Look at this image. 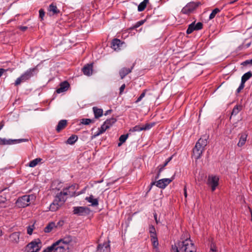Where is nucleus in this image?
Returning <instances> with one entry per match:
<instances>
[{
    "label": "nucleus",
    "instance_id": "1",
    "mask_svg": "<svg viewBox=\"0 0 252 252\" xmlns=\"http://www.w3.org/2000/svg\"><path fill=\"white\" fill-rule=\"evenodd\" d=\"M208 136L205 135L201 137L196 142L193 149V154L196 159H198L202 156L204 148L207 144Z\"/></svg>",
    "mask_w": 252,
    "mask_h": 252
},
{
    "label": "nucleus",
    "instance_id": "2",
    "mask_svg": "<svg viewBox=\"0 0 252 252\" xmlns=\"http://www.w3.org/2000/svg\"><path fill=\"white\" fill-rule=\"evenodd\" d=\"M196 249L189 239L179 243L176 252H196Z\"/></svg>",
    "mask_w": 252,
    "mask_h": 252
},
{
    "label": "nucleus",
    "instance_id": "3",
    "mask_svg": "<svg viewBox=\"0 0 252 252\" xmlns=\"http://www.w3.org/2000/svg\"><path fill=\"white\" fill-rule=\"evenodd\" d=\"M36 199L34 194L25 195L19 197L16 202V205L19 208H25L33 202Z\"/></svg>",
    "mask_w": 252,
    "mask_h": 252
},
{
    "label": "nucleus",
    "instance_id": "4",
    "mask_svg": "<svg viewBox=\"0 0 252 252\" xmlns=\"http://www.w3.org/2000/svg\"><path fill=\"white\" fill-rule=\"evenodd\" d=\"M35 67L30 68L23 73L19 77H18L15 81L14 85L18 86L21 83L29 80L33 76L34 72L36 71Z\"/></svg>",
    "mask_w": 252,
    "mask_h": 252
},
{
    "label": "nucleus",
    "instance_id": "5",
    "mask_svg": "<svg viewBox=\"0 0 252 252\" xmlns=\"http://www.w3.org/2000/svg\"><path fill=\"white\" fill-rule=\"evenodd\" d=\"M201 4V3L199 1L189 2L182 8L181 13L184 14L189 15L194 12Z\"/></svg>",
    "mask_w": 252,
    "mask_h": 252
},
{
    "label": "nucleus",
    "instance_id": "6",
    "mask_svg": "<svg viewBox=\"0 0 252 252\" xmlns=\"http://www.w3.org/2000/svg\"><path fill=\"white\" fill-rule=\"evenodd\" d=\"M41 242L39 239H35L27 245L29 252H37L41 248Z\"/></svg>",
    "mask_w": 252,
    "mask_h": 252
},
{
    "label": "nucleus",
    "instance_id": "7",
    "mask_svg": "<svg viewBox=\"0 0 252 252\" xmlns=\"http://www.w3.org/2000/svg\"><path fill=\"white\" fill-rule=\"evenodd\" d=\"M91 210L87 207H74L73 212L78 216H85L90 213Z\"/></svg>",
    "mask_w": 252,
    "mask_h": 252
},
{
    "label": "nucleus",
    "instance_id": "8",
    "mask_svg": "<svg viewBox=\"0 0 252 252\" xmlns=\"http://www.w3.org/2000/svg\"><path fill=\"white\" fill-rule=\"evenodd\" d=\"M203 25L201 22H198L195 24V22H193L189 25L186 32L188 34L191 33L194 31H199L203 29Z\"/></svg>",
    "mask_w": 252,
    "mask_h": 252
},
{
    "label": "nucleus",
    "instance_id": "9",
    "mask_svg": "<svg viewBox=\"0 0 252 252\" xmlns=\"http://www.w3.org/2000/svg\"><path fill=\"white\" fill-rule=\"evenodd\" d=\"M155 125V123H147L145 126L136 125L129 129V131L136 132L150 129Z\"/></svg>",
    "mask_w": 252,
    "mask_h": 252
},
{
    "label": "nucleus",
    "instance_id": "10",
    "mask_svg": "<svg viewBox=\"0 0 252 252\" xmlns=\"http://www.w3.org/2000/svg\"><path fill=\"white\" fill-rule=\"evenodd\" d=\"M219 178L217 176H209L207 184L211 187L212 191H214L219 185Z\"/></svg>",
    "mask_w": 252,
    "mask_h": 252
},
{
    "label": "nucleus",
    "instance_id": "11",
    "mask_svg": "<svg viewBox=\"0 0 252 252\" xmlns=\"http://www.w3.org/2000/svg\"><path fill=\"white\" fill-rule=\"evenodd\" d=\"M174 179V177H172L171 178H164L159 180L157 182L156 186L160 189H164Z\"/></svg>",
    "mask_w": 252,
    "mask_h": 252
},
{
    "label": "nucleus",
    "instance_id": "12",
    "mask_svg": "<svg viewBox=\"0 0 252 252\" xmlns=\"http://www.w3.org/2000/svg\"><path fill=\"white\" fill-rule=\"evenodd\" d=\"M125 42L118 38L113 39L111 43V47L115 51H119L121 49Z\"/></svg>",
    "mask_w": 252,
    "mask_h": 252
},
{
    "label": "nucleus",
    "instance_id": "13",
    "mask_svg": "<svg viewBox=\"0 0 252 252\" xmlns=\"http://www.w3.org/2000/svg\"><path fill=\"white\" fill-rule=\"evenodd\" d=\"M110 242H105L97 245L96 252H110Z\"/></svg>",
    "mask_w": 252,
    "mask_h": 252
},
{
    "label": "nucleus",
    "instance_id": "14",
    "mask_svg": "<svg viewBox=\"0 0 252 252\" xmlns=\"http://www.w3.org/2000/svg\"><path fill=\"white\" fill-rule=\"evenodd\" d=\"M65 190H63V191H61L60 193H58L55 198L58 202H60L62 205L64 203L66 200V198L65 196L69 193L68 191H65Z\"/></svg>",
    "mask_w": 252,
    "mask_h": 252
},
{
    "label": "nucleus",
    "instance_id": "15",
    "mask_svg": "<svg viewBox=\"0 0 252 252\" xmlns=\"http://www.w3.org/2000/svg\"><path fill=\"white\" fill-rule=\"evenodd\" d=\"M70 87L69 83L67 81H64L61 82L59 85V87L56 92L57 94H60L68 90Z\"/></svg>",
    "mask_w": 252,
    "mask_h": 252
},
{
    "label": "nucleus",
    "instance_id": "16",
    "mask_svg": "<svg viewBox=\"0 0 252 252\" xmlns=\"http://www.w3.org/2000/svg\"><path fill=\"white\" fill-rule=\"evenodd\" d=\"M134 64L133 63L130 68L123 67L119 71V74L121 79H124L127 74L130 73L133 69Z\"/></svg>",
    "mask_w": 252,
    "mask_h": 252
},
{
    "label": "nucleus",
    "instance_id": "17",
    "mask_svg": "<svg viewBox=\"0 0 252 252\" xmlns=\"http://www.w3.org/2000/svg\"><path fill=\"white\" fill-rule=\"evenodd\" d=\"M48 11L50 16L57 15L60 13V10L57 8L55 3H52L48 8Z\"/></svg>",
    "mask_w": 252,
    "mask_h": 252
},
{
    "label": "nucleus",
    "instance_id": "18",
    "mask_svg": "<svg viewBox=\"0 0 252 252\" xmlns=\"http://www.w3.org/2000/svg\"><path fill=\"white\" fill-rule=\"evenodd\" d=\"M72 242V237L70 235H67L63 238L62 239H60V240L57 241L56 244L58 245L59 243L64 246V245H68L70 244Z\"/></svg>",
    "mask_w": 252,
    "mask_h": 252
},
{
    "label": "nucleus",
    "instance_id": "19",
    "mask_svg": "<svg viewBox=\"0 0 252 252\" xmlns=\"http://www.w3.org/2000/svg\"><path fill=\"white\" fill-rule=\"evenodd\" d=\"M93 63L86 64L82 69V70L85 75L90 76L93 73Z\"/></svg>",
    "mask_w": 252,
    "mask_h": 252
},
{
    "label": "nucleus",
    "instance_id": "20",
    "mask_svg": "<svg viewBox=\"0 0 252 252\" xmlns=\"http://www.w3.org/2000/svg\"><path fill=\"white\" fill-rule=\"evenodd\" d=\"M76 184L72 185L68 187L63 189V190H65V191H68V194L67 195H69L71 197L74 196L76 195Z\"/></svg>",
    "mask_w": 252,
    "mask_h": 252
},
{
    "label": "nucleus",
    "instance_id": "21",
    "mask_svg": "<svg viewBox=\"0 0 252 252\" xmlns=\"http://www.w3.org/2000/svg\"><path fill=\"white\" fill-rule=\"evenodd\" d=\"M67 122L65 120H62L60 121L58 123V125L56 127V131L58 132H60L62 130L65 128V127L67 126Z\"/></svg>",
    "mask_w": 252,
    "mask_h": 252
},
{
    "label": "nucleus",
    "instance_id": "22",
    "mask_svg": "<svg viewBox=\"0 0 252 252\" xmlns=\"http://www.w3.org/2000/svg\"><path fill=\"white\" fill-rule=\"evenodd\" d=\"M63 205L58 202L57 199H54L50 205V210L53 212L58 210Z\"/></svg>",
    "mask_w": 252,
    "mask_h": 252
},
{
    "label": "nucleus",
    "instance_id": "23",
    "mask_svg": "<svg viewBox=\"0 0 252 252\" xmlns=\"http://www.w3.org/2000/svg\"><path fill=\"white\" fill-rule=\"evenodd\" d=\"M68 249V247L65 248L64 246L59 243L58 245L56 244L54 248V252H67Z\"/></svg>",
    "mask_w": 252,
    "mask_h": 252
},
{
    "label": "nucleus",
    "instance_id": "24",
    "mask_svg": "<svg viewBox=\"0 0 252 252\" xmlns=\"http://www.w3.org/2000/svg\"><path fill=\"white\" fill-rule=\"evenodd\" d=\"M55 229H56V223L54 222H49L44 228V231L45 233H49Z\"/></svg>",
    "mask_w": 252,
    "mask_h": 252
},
{
    "label": "nucleus",
    "instance_id": "25",
    "mask_svg": "<svg viewBox=\"0 0 252 252\" xmlns=\"http://www.w3.org/2000/svg\"><path fill=\"white\" fill-rule=\"evenodd\" d=\"M86 200L89 203H91L93 206H97L98 205V199L96 198H94V196L92 195H91L89 197H87L86 198Z\"/></svg>",
    "mask_w": 252,
    "mask_h": 252
},
{
    "label": "nucleus",
    "instance_id": "26",
    "mask_svg": "<svg viewBox=\"0 0 252 252\" xmlns=\"http://www.w3.org/2000/svg\"><path fill=\"white\" fill-rule=\"evenodd\" d=\"M247 138V134L246 133L241 134L239 142L237 144V145L239 147H242L246 143V140Z\"/></svg>",
    "mask_w": 252,
    "mask_h": 252
},
{
    "label": "nucleus",
    "instance_id": "27",
    "mask_svg": "<svg viewBox=\"0 0 252 252\" xmlns=\"http://www.w3.org/2000/svg\"><path fill=\"white\" fill-rule=\"evenodd\" d=\"M94 117L96 119L99 118L103 114V110L100 108H98L96 107H94L93 108Z\"/></svg>",
    "mask_w": 252,
    "mask_h": 252
},
{
    "label": "nucleus",
    "instance_id": "28",
    "mask_svg": "<svg viewBox=\"0 0 252 252\" xmlns=\"http://www.w3.org/2000/svg\"><path fill=\"white\" fill-rule=\"evenodd\" d=\"M252 77V72L248 71L245 73L242 77L241 83L245 84V82Z\"/></svg>",
    "mask_w": 252,
    "mask_h": 252
},
{
    "label": "nucleus",
    "instance_id": "29",
    "mask_svg": "<svg viewBox=\"0 0 252 252\" xmlns=\"http://www.w3.org/2000/svg\"><path fill=\"white\" fill-rule=\"evenodd\" d=\"M78 139V136L76 135H72L69 137L65 143L67 144L73 145Z\"/></svg>",
    "mask_w": 252,
    "mask_h": 252
},
{
    "label": "nucleus",
    "instance_id": "30",
    "mask_svg": "<svg viewBox=\"0 0 252 252\" xmlns=\"http://www.w3.org/2000/svg\"><path fill=\"white\" fill-rule=\"evenodd\" d=\"M14 141L15 140H13L12 139L7 140L5 138H0V145H4L14 144Z\"/></svg>",
    "mask_w": 252,
    "mask_h": 252
},
{
    "label": "nucleus",
    "instance_id": "31",
    "mask_svg": "<svg viewBox=\"0 0 252 252\" xmlns=\"http://www.w3.org/2000/svg\"><path fill=\"white\" fill-rule=\"evenodd\" d=\"M148 2L149 0H144L141 2L138 6V11L139 12L144 11Z\"/></svg>",
    "mask_w": 252,
    "mask_h": 252
},
{
    "label": "nucleus",
    "instance_id": "32",
    "mask_svg": "<svg viewBox=\"0 0 252 252\" xmlns=\"http://www.w3.org/2000/svg\"><path fill=\"white\" fill-rule=\"evenodd\" d=\"M242 109V106L241 105H235L232 109L231 112V116L236 115L239 113V112L241 111Z\"/></svg>",
    "mask_w": 252,
    "mask_h": 252
},
{
    "label": "nucleus",
    "instance_id": "33",
    "mask_svg": "<svg viewBox=\"0 0 252 252\" xmlns=\"http://www.w3.org/2000/svg\"><path fill=\"white\" fill-rule=\"evenodd\" d=\"M10 239L13 242L17 243L19 240V233L18 232H14L10 235Z\"/></svg>",
    "mask_w": 252,
    "mask_h": 252
},
{
    "label": "nucleus",
    "instance_id": "34",
    "mask_svg": "<svg viewBox=\"0 0 252 252\" xmlns=\"http://www.w3.org/2000/svg\"><path fill=\"white\" fill-rule=\"evenodd\" d=\"M108 128L109 126H106V125L103 123V124L101 126L100 128L98 129V130L95 135L98 136L101 134H102Z\"/></svg>",
    "mask_w": 252,
    "mask_h": 252
},
{
    "label": "nucleus",
    "instance_id": "35",
    "mask_svg": "<svg viewBox=\"0 0 252 252\" xmlns=\"http://www.w3.org/2000/svg\"><path fill=\"white\" fill-rule=\"evenodd\" d=\"M116 119L114 118H111L106 120L104 122V123L106 125V126H108L109 128H110L114 124L116 123Z\"/></svg>",
    "mask_w": 252,
    "mask_h": 252
},
{
    "label": "nucleus",
    "instance_id": "36",
    "mask_svg": "<svg viewBox=\"0 0 252 252\" xmlns=\"http://www.w3.org/2000/svg\"><path fill=\"white\" fill-rule=\"evenodd\" d=\"M42 160L41 158H36L32 161H31L29 163V166L30 167H34L36 166L37 164L40 162Z\"/></svg>",
    "mask_w": 252,
    "mask_h": 252
},
{
    "label": "nucleus",
    "instance_id": "37",
    "mask_svg": "<svg viewBox=\"0 0 252 252\" xmlns=\"http://www.w3.org/2000/svg\"><path fill=\"white\" fill-rule=\"evenodd\" d=\"M151 240L154 247L156 248L158 245V239L157 235L151 236Z\"/></svg>",
    "mask_w": 252,
    "mask_h": 252
},
{
    "label": "nucleus",
    "instance_id": "38",
    "mask_svg": "<svg viewBox=\"0 0 252 252\" xmlns=\"http://www.w3.org/2000/svg\"><path fill=\"white\" fill-rule=\"evenodd\" d=\"M128 134H123L121 135L120 137H119L120 143L118 144V146H120L122 144L124 143L128 138Z\"/></svg>",
    "mask_w": 252,
    "mask_h": 252
},
{
    "label": "nucleus",
    "instance_id": "39",
    "mask_svg": "<svg viewBox=\"0 0 252 252\" xmlns=\"http://www.w3.org/2000/svg\"><path fill=\"white\" fill-rule=\"evenodd\" d=\"M220 10L218 8H215L211 13L210 14L209 16V19L211 20L213 18H214L217 13L220 12Z\"/></svg>",
    "mask_w": 252,
    "mask_h": 252
},
{
    "label": "nucleus",
    "instance_id": "40",
    "mask_svg": "<svg viewBox=\"0 0 252 252\" xmlns=\"http://www.w3.org/2000/svg\"><path fill=\"white\" fill-rule=\"evenodd\" d=\"M56 245V242L54 243L51 246L46 248L42 252H54V248Z\"/></svg>",
    "mask_w": 252,
    "mask_h": 252
},
{
    "label": "nucleus",
    "instance_id": "41",
    "mask_svg": "<svg viewBox=\"0 0 252 252\" xmlns=\"http://www.w3.org/2000/svg\"><path fill=\"white\" fill-rule=\"evenodd\" d=\"M147 92V89H145L143 91V92L140 94V95L137 98V100L135 101V103H138L145 96L146 93Z\"/></svg>",
    "mask_w": 252,
    "mask_h": 252
},
{
    "label": "nucleus",
    "instance_id": "42",
    "mask_svg": "<svg viewBox=\"0 0 252 252\" xmlns=\"http://www.w3.org/2000/svg\"><path fill=\"white\" fill-rule=\"evenodd\" d=\"M94 121L93 120L90 119H82L81 120V123L85 125H88L91 123L94 122Z\"/></svg>",
    "mask_w": 252,
    "mask_h": 252
},
{
    "label": "nucleus",
    "instance_id": "43",
    "mask_svg": "<svg viewBox=\"0 0 252 252\" xmlns=\"http://www.w3.org/2000/svg\"><path fill=\"white\" fill-rule=\"evenodd\" d=\"M146 22V20H143L136 22L133 26L132 29H135L142 25Z\"/></svg>",
    "mask_w": 252,
    "mask_h": 252
},
{
    "label": "nucleus",
    "instance_id": "44",
    "mask_svg": "<svg viewBox=\"0 0 252 252\" xmlns=\"http://www.w3.org/2000/svg\"><path fill=\"white\" fill-rule=\"evenodd\" d=\"M149 232L152 234L151 236L157 235L155 228L153 225L150 226Z\"/></svg>",
    "mask_w": 252,
    "mask_h": 252
},
{
    "label": "nucleus",
    "instance_id": "45",
    "mask_svg": "<svg viewBox=\"0 0 252 252\" xmlns=\"http://www.w3.org/2000/svg\"><path fill=\"white\" fill-rule=\"evenodd\" d=\"M34 228V225L28 226L27 227V233L29 235H32Z\"/></svg>",
    "mask_w": 252,
    "mask_h": 252
},
{
    "label": "nucleus",
    "instance_id": "46",
    "mask_svg": "<svg viewBox=\"0 0 252 252\" xmlns=\"http://www.w3.org/2000/svg\"><path fill=\"white\" fill-rule=\"evenodd\" d=\"M245 84L241 82V84L238 89L236 90V94H239L244 88Z\"/></svg>",
    "mask_w": 252,
    "mask_h": 252
},
{
    "label": "nucleus",
    "instance_id": "47",
    "mask_svg": "<svg viewBox=\"0 0 252 252\" xmlns=\"http://www.w3.org/2000/svg\"><path fill=\"white\" fill-rule=\"evenodd\" d=\"M64 224V221L63 220H59L56 223V228H61Z\"/></svg>",
    "mask_w": 252,
    "mask_h": 252
},
{
    "label": "nucleus",
    "instance_id": "48",
    "mask_svg": "<svg viewBox=\"0 0 252 252\" xmlns=\"http://www.w3.org/2000/svg\"><path fill=\"white\" fill-rule=\"evenodd\" d=\"M45 15V12L43 9H40L39 11V18H41V20L43 19V17Z\"/></svg>",
    "mask_w": 252,
    "mask_h": 252
},
{
    "label": "nucleus",
    "instance_id": "49",
    "mask_svg": "<svg viewBox=\"0 0 252 252\" xmlns=\"http://www.w3.org/2000/svg\"><path fill=\"white\" fill-rule=\"evenodd\" d=\"M250 64L252 65V59L251 60H246L245 61L243 62L241 64L243 65H247Z\"/></svg>",
    "mask_w": 252,
    "mask_h": 252
},
{
    "label": "nucleus",
    "instance_id": "50",
    "mask_svg": "<svg viewBox=\"0 0 252 252\" xmlns=\"http://www.w3.org/2000/svg\"><path fill=\"white\" fill-rule=\"evenodd\" d=\"M13 140H15V141H14V144L19 143H20L22 142L28 141V139H24V138L23 139H14Z\"/></svg>",
    "mask_w": 252,
    "mask_h": 252
},
{
    "label": "nucleus",
    "instance_id": "51",
    "mask_svg": "<svg viewBox=\"0 0 252 252\" xmlns=\"http://www.w3.org/2000/svg\"><path fill=\"white\" fill-rule=\"evenodd\" d=\"M6 200L7 199L5 197V195H0V204L5 203L6 201Z\"/></svg>",
    "mask_w": 252,
    "mask_h": 252
},
{
    "label": "nucleus",
    "instance_id": "52",
    "mask_svg": "<svg viewBox=\"0 0 252 252\" xmlns=\"http://www.w3.org/2000/svg\"><path fill=\"white\" fill-rule=\"evenodd\" d=\"M166 165H165V163H164L163 164L159 165L158 167V171H159V172H161L163 169H164V167L166 166Z\"/></svg>",
    "mask_w": 252,
    "mask_h": 252
},
{
    "label": "nucleus",
    "instance_id": "53",
    "mask_svg": "<svg viewBox=\"0 0 252 252\" xmlns=\"http://www.w3.org/2000/svg\"><path fill=\"white\" fill-rule=\"evenodd\" d=\"M210 252H217L216 247L214 244L211 245Z\"/></svg>",
    "mask_w": 252,
    "mask_h": 252
},
{
    "label": "nucleus",
    "instance_id": "54",
    "mask_svg": "<svg viewBox=\"0 0 252 252\" xmlns=\"http://www.w3.org/2000/svg\"><path fill=\"white\" fill-rule=\"evenodd\" d=\"M126 88V85L125 84H123L121 87L120 88V94H122L124 92Z\"/></svg>",
    "mask_w": 252,
    "mask_h": 252
},
{
    "label": "nucleus",
    "instance_id": "55",
    "mask_svg": "<svg viewBox=\"0 0 252 252\" xmlns=\"http://www.w3.org/2000/svg\"><path fill=\"white\" fill-rule=\"evenodd\" d=\"M18 29L23 32H25L28 29V27L27 26H20Z\"/></svg>",
    "mask_w": 252,
    "mask_h": 252
},
{
    "label": "nucleus",
    "instance_id": "56",
    "mask_svg": "<svg viewBox=\"0 0 252 252\" xmlns=\"http://www.w3.org/2000/svg\"><path fill=\"white\" fill-rule=\"evenodd\" d=\"M6 71V69L2 68H0V77L2 76V74Z\"/></svg>",
    "mask_w": 252,
    "mask_h": 252
},
{
    "label": "nucleus",
    "instance_id": "57",
    "mask_svg": "<svg viewBox=\"0 0 252 252\" xmlns=\"http://www.w3.org/2000/svg\"><path fill=\"white\" fill-rule=\"evenodd\" d=\"M184 194L185 198L187 197V187L185 186L184 188Z\"/></svg>",
    "mask_w": 252,
    "mask_h": 252
},
{
    "label": "nucleus",
    "instance_id": "58",
    "mask_svg": "<svg viewBox=\"0 0 252 252\" xmlns=\"http://www.w3.org/2000/svg\"><path fill=\"white\" fill-rule=\"evenodd\" d=\"M172 156H171L170 157L167 158L164 162L165 165H167L168 163L172 159Z\"/></svg>",
    "mask_w": 252,
    "mask_h": 252
},
{
    "label": "nucleus",
    "instance_id": "59",
    "mask_svg": "<svg viewBox=\"0 0 252 252\" xmlns=\"http://www.w3.org/2000/svg\"><path fill=\"white\" fill-rule=\"evenodd\" d=\"M160 173L161 172H159V171L158 172V173L157 174V175L155 177V179H158L159 177V176H160Z\"/></svg>",
    "mask_w": 252,
    "mask_h": 252
},
{
    "label": "nucleus",
    "instance_id": "60",
    "mask_svg": "<svg viewBox=\"0 0 252 252\" xmlns=\"http://www.w3.org/2000/svg\"><path fill=\"white\" fill-rule=\"evenodd\" d=\"M154 218H155V220L157 223H158V220H157V214L156 213H155L154 215Z\"/></svg>",
    "mask_w": 252,
    "mask_h": 252
},
{
    "label": "nucleus",
    "instance_id": "61",
    "mask_svg": "<svg viewBox=\"0 0 252 252\" xmlns=\"http://www.w3.org/2000/svg\"><path fill=\"white\" fill-rule=\"evenodd\" d=\"M157 184V182L153 181L151 183L150 185L151 187H153L154 185H156Z\"/></svg>",
    "mask_w": 252,
    "mask_h": 252
},
{
    "label": "nucleus",
    "instance_id": "62",
    "mask_svg": "<svg viewBox=\"0 0 252 252\" xmlns=\"http://www.w3.org/2000/svg\"><path fill=\"white\" fill-rule=\"evenodd\" d=\"M237 0H233V1H231L229 2H228V4H233L234 3V2H235Z\"/></svg>",
    "mask_w": 252,
    "mask_h": 252
},
{
    "label": "nucleus",
    "instance_id": "63",
    "mask_svg": "<svg viewBox=\"0 0 252 252\" xmlns=\"http://www.w3.org/2000/svg\"><path fill=\"white\" fill-rule=\"evenodd\" d=\"M111 112V110H107L106 112V113L105 114V115H106L107 114H108L109 113Z\"/></svg>",
    "mask_w": 252,
    "mask_h": 252
},
{
    "label": "nucleus",
    "instance_id": "64",
    "mask_svg": "<svg viewBox=\"0 0 252 252\" xmlns=\"http://www.w3.org/2000/svg\"><path fill=\"white\" fill-rule=\"evenodd\" d=\"M152 187H151V185H150V186H149V189H148V192H149V191L151 190V189H152Z\"/></svg>",
    "mask_w": 252,
    "mask_h": 252
}]
</instances>
